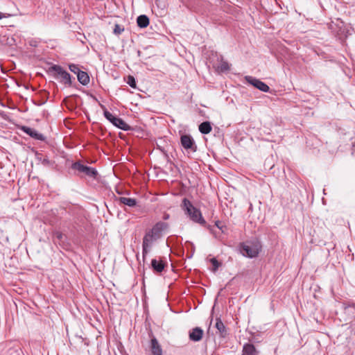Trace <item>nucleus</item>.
Wrapping results in <instances>:
<instances>
[{
	"label": "nucleus",
	"mask_w": 355,
	"mask_h": 355,
	"mask_svg": "<svg viewBox=\"0 0 355 355\" xmlns=\"http://www.w3.org/2000/svg\"><path fill=\"white\" fill-rule=\"evenodd\" d=\"M168 227V224L159 221L149 231L146 232L142 241V257L144 261L154 243L162 236V232Z\"/></svg>",
	"instance_id": "f257e3e1"
},
{
	"label": "nucleus",
	"mask_w": 355,
	"mask_h": 355,
	"mask_svg": "<svg viewBox=\"0 0 355 355\" xmlns=\"http://www.w3.org/2000/svg\"><path fill=\"white\" fill-rule=\"evenodd\" d=\"M182 207L186 214L194 223H197L201 225H205L206 221L203 218L200 211L196 207H193L192 203L187 198L182 200Z\"/></svg>",
	"instance_id": "f03ea898"
},
{
	"label": "nucleus",
	"mask_w": 355,
	"mask_h": 355,
	"mask_svg": "<svg viewBox=\"0 0 355 355\" xmlns=\"http://www.w3.org/2000/svg\"><path fill=\"white\" fill-rule=\"evenodd\" d=\"M261 245L258 240L242 243L239 245L241 253L247 257H257L261 250Z\"/></svg>",
	"instance_id": "7ed1b4c3"
},
{
	"label": "nucleus",
	"mask_w": 355,
	"mask_h": 355,
	"mask_svg": "<svg viewBox=\"0 0 355 355\" xmlns=\"http://www.w3.org/2000/svg\"><path fill=\"white\" fill-rule=\"evenodd\" d=\"M48 73L59 80L62 84L67 86H71L72 84L71 75L60 65L53 64L49 68Z\"/></svg>",
	"instance_id": "20e7f679"
},
{
	"label": "nucleus",
	"mask_w": 355,
	"mask_h": 355,
	"mask_svg": "<svg viewBox=\"0 0 355 355\" xmlns=\"http://www.w3.org/2000/svg\"><path fill=\"white\" fill-rule=\"evenodd\" d=\"M103 109V115L114 126L117 127L119 129H121L124 131H128L132 130L131 127L127 124L122 119L119 118L112 115L105 106H101Z\"/></svg>",
	"instance_id": "39448f33"
},
{
	"label": "nucleus",
	"mask_w": 355,
	"mask_h": 355,
	"mask_svg": "<svg viewBox=\"0 0 355 355\" xmlns=\"http://www.w3.org/2000/svg\"><path fill=\"white\" fill-rule=\"evenodd\" d=\"M180 144L188 153H195L197 150V145L193 138L190 135H182L180 137Z\"/></svg>",
	"instance_id": "423d86ee"
},
{
	"label": "nucleus",
	"mask_w": 355,
	"mask_h": 355,
	"mask_svg": "<svg viewBox=\"0 0 355 355\" xmlns=\"http://www.w3.org/2000/svg\"><path fill=\"white\" fill-rule=\"evenodd\" d=\"M71 168L83 173L89 177L96 178L98 171L96 168L83 164L80 162H76L71 164Z\"/></svg>",
	"instance_id": "0eeeda50"
},
{
	"label": "nucleus",
	"mask_w": 355,
	"mask_h": 355,
	"mask_svg": "<svg viewBox=\"0 0 355 355\" xmlns=\"http://www.w3.org/2000/svg\"><path fill=\"white\" fill-rule=\"evenodd\" d=\"M245 80L247 83L261 92H268L270 90V87L268 85L253 76H246Z\"/></svg>",
	"instance_id": "6e6552de"
},
{
	"label": "nucleus",
	"mask_w": 355,
	"mask_h": 355,
	"mask_svg": "<svg viewBox=\"0 0 355 355\" xmlns=\"http://www.w3.org/2000/svg\"><path fill=\"white\" fill-rule=\"evenodd\" d=\"M203 335V329L198 327L191 329L189 332V338L193 342H198L201 340Z\"/></svg>",
	"instance_id": "1a4fd4ad"
},
{
	"label": "nucleus",
	"mask_w": 355,
	"mask_h": 355,
	"mask_svg": "<svg viewBox=\"0 0 355 355\" xmlns=\"http://www.w3.org/2000/svg\"><path fill=\"white\" fill-rule=\"evenodd\" d=\"M21 130L24 132H25L26 134L29 135L31 137H32L35 139L40 140V141L45 140V137L42 134L38 132L36 130H35L32 128H30L28 126H22L21 128Z\"/></svg>",
	"instance_id": "9d476101"
},
{
	"label": "nucleus",
	"mask_w": 355,
	"mask_h": 355,
	"mask_svg": "<svg viewBox=\"0 0 355 355\" xmlns=\"http://www.w3.org/2000/svg\"><path fill=\"white\" fill-rule=\"evenodd\" d=\"M166 266L165 263L162 261H157L155 259L151 261V267L153 270L156 272H162Z\"/></svg>",
	"instance_id": "9b49d317"
},
{
	"label": "nucleus",
	"mask_w": 355,
	"mask_h": 355,
	"mask_svg": "<svg viewBox=\"0 0 355 355\" xmlns=\"http://www.w3.org/2000/svg\"><path fill=\"white\" fill-rule=\"evenodd\" d=\"M242 355H258V352L253 344L246 343L243 345Z\"/></svg>",
	"instance_id": "f8f14e48"
},
{
	"label": "nucleus",
	"mask_w": 355,
	"mask_h": 355,
	"mask_svg": "<svg viewBox=\"0 0 355 355\" xmlns=\"http://www.w3.org/2000/svg\"><path fill=\"white\" fill-rule=\"evenodd\" d=\"M150 347L153 355H162V349L155 338L151 339Z\"/></svg>",
	"instance_id": "ddd939ff"
},
{
	"label": "nucleus",
	"mask_w": 355,
	"mask_h": 355,
	"mask_svg": "<svg viewBox=\"0 0 355 355\" xmlns=\"http://www.w3.org/2000/svg\"><path fill=\"white\" fill-rule=\"evenodd\" d=\"M119 202L121 204L133 207L137 205V200L131 198L120 197L118 199Z\"/></svg>",
	"instance_id": "4468645a"
},
{
	"label": "nucleus",
	"mask_w": 355,
	"mask_h": 355,
	"mask_svg": "<svg viewBox=\"0 0 355 355\" xmlns=\"http://www.w3.org/2000/svg\"><path fill=\"white\" fill-rule=\"evenodd\" d=\"M198 129L202 134L207 135L212 130L211 123L209 121H204L199 125Z\"/></svg>",
	"instance_id": "2eb2a0df"
},
{
	"label": "nucleus",
	"mask_w": 355,
	"mask_h": 355,
	"mask_svg": "<svg viewBox=\"0 0 355 355\" xmlns=\"http://www.w3.org/2000/svg\"><path fill=\"white\" fill-rule=\"evenodd\" d=\"M137 26L141 28H146L149 25V19L145 15H139L137 19Z\"/></svg>",
	"instance_id": "dca6fc26"
},
{
	"label": "nucleus",
	"mask_w": 355,
	"mask_h": 355,
	"mask_svg": "<svg viewBox=\"0 0 355 355\" xmlns=\"http://www.w3.org/2000/svg\"><path fill=\"white\" fill-rule=\"evenodd\" d=\"M216 328L220 333V335L221 336V337L225 338L227 336V329H226L223 322L219 318H218L216 320Z\"/></svg>",
	"instance_id": "f3484780"
},
{
	"label": "nucleus",
	"mask_w": 355,
	"mask_h": 355,
	"mask_svg": "<svg viewBox=\"0 0 355 355\" xmlns=\"http://www.w3.org/2000/svg\"><path fill=\"white\" fill-rule=\"evenodd\" d=\"M78 80L83 85H87L89 83V76L85 71H81L77 76Z\"/></svg>",
	"instance_id": "a211bd4d"
},
{
	"label": "nucleus",
	"mask_w": 355,
	"mask_h": 355,
	"mask_svg": "<svg viewBox=\"0 0 355 355\" xmlns=\"http://www.w3.org/2000/svg\"><path fill=\"white\" fill-rule=\"evenodd\" d=\"M215 67L216 71L220 73L225 72L230 70L229 63L226 61H224L222 58L220 64Z\"/></svg>",
	"instance_id": "6ab92c4d"
},
{
	"label": "nucleus",
	"mask_w": 355,
	"mask_h": 355,
	"mask_svg": "<svg viewBox=\"0 0 355 355\" xmlns=\"http://www.w3.org/2000/svg\"><path fill=\"white\" fill-rule=\"evenodd\" d=\"M54 237L58 240L60 245L64 243V238L66 236L60 232L56 231L53 233Z\"/></svg>",
	"instance_id": "aec40b11"
},
{
	"label": "nucleus",
	"mask_w": 355,
	"mask_h": 355,
	"mask_svg": "<svg viewBox=\"0 0 355 355\" xmlns=\"http://www.w3.org/2000/svg\"><path fill=\"white\" fill-rule=\"evenodd\" d=\"M37 159L41 162L42 164L45 166H52L53 163L51 162L47 157H37Z\"/></svg>",
	"instance_id": "412c9836"
},
{
	"label": "nucleus",
	"mask_w": 355,
	"mask_h": 355,
	"mask_svg": "<svg viewBox=\"0 0 355 355\" xmlns=\"http://www.w3.org/2000/svg\"><path fill=\"white\" fill-rule=\"evenodd\" d=\"M69 69L71 72L78 76L79 73H80L81 70L79 68V66L76 64H70L69 65Z\"/></svg>",
	"instance_id": "4be33fe9"
},
{
	"label": "nucleus",
	"mask_w": 355,
	"mask_h": 355,
	"mask_svg": "<svg viewBox=\"0 0 355 355\" xmlns=\"http://www.w3.org/2000/svg\"><path fill=\"white\" fill-rule=\"evenodd\" d=\"M123 31H124V28L123 27H122L121 25H119L118 24H116L114 25L113 33L115 35H119L121 34L122 32H123Z\"/></svg>",
	"instance_id": "5701e85b"
},
{
	"label": "nucleus",
	"mask_w": 355,
	"mask_h": 355,
	"mask_svg": "<svg viewBox=\"0 0 355 355\" xmlns=\"http://www.w3.org/2000/svg\"><path fill=\"white\" fill-rule=\"evenodd\" d=\"M127 83L132 88H135L136 87V81H135V79L133 76H128V80H127Z\"/></svg>",
	"instance_id": "b1692460"
},
{
	"label": "nucleus",
	"mask_w": 355,
	"mask_h": 355,
	"mask_svg": "<svg viewBox=\"0 0 355 355\" xmlns=\"http://www.w3.org/2000/svg\"><path fill=\"white\" fill-rule=\"evenodd\" d=\"M211 263L213 265L214 271H216L220 265V263L216 260V258H212L211 259Z\"/></svg>",
	"instance_id": "393cba45"
},
{
	"label": "nucleus",
	"mask_w": 355,
	"mask_h": 355,
	"mask_svg": "<svg viewBox=\"0 0 355 355\" xmlns=\"http://www.w3.org/2000/svg\"><path fill=\"white\" fill-rule=\"evenodd\" d=\"M215 225L222 231V232H224V228H225V226L221 224V222L219 220H216L215 222Z\"/></svg>",
	"instance_id": "a878e982"
},
{
	"label": "nucleus",
	"mask_w": 355,
	"mask_h": 355,
	"mask_svg": "<svg viewBox=\"0 0 355 355\" xmlns=\"http://www.w3.org/2000/svg\"><path fill=\"white\" fill-rule=\"evenodd\" d=\"M348 306L355 309V303H350L349 304Z\"/></svg>",
	"instance_id": "bb28decb"
},
{
	"label": "nucleus",
	"mask_w": 355,
	"mask_h": 355,
	"mask_svg": "<svg viewBox=\"0 0 355 355\" xmlns=\"http://www.w3.org/2000/svg\"><path fill=\"white\" fill-rule=\"evenodd\" d=\"M3 17V15L1 12H0V19H1Z\"/></svg>",
	"instance_id": "cd10ccee"
},
{
	"label": "nucleus",
	"mask_w": 355,
	"mask_h": 355,
	"mask_svg": "<svg viewBox=\"0 0 355 355\" xmlns=\"http://www.w3.org/2000/svg\"><path fill=\"white\" fill-rule=\"evenodd\" d=\"M167 218H168V215L164 217V219H167Z\"/></svg>",
	"instance_id": "c85d7f7f"
}]
</instances>
